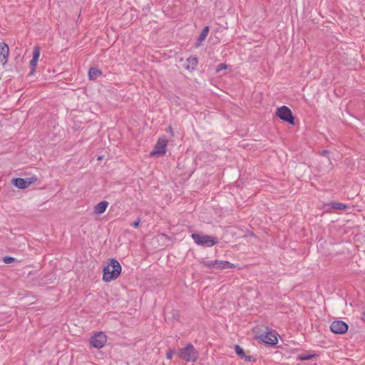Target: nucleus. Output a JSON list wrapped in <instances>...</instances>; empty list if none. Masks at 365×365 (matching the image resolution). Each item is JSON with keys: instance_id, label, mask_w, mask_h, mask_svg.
Returning <instances> with one entry per match:
<instances>
[{"instance_id": "ddd939ff", "label": "nucleus", "mask_w": 365, "mask_h": 365, "mask_svg": "<svg viewBox=\"0 0 365 365\" xmlns=\"http://www.w3.org/2000/svg\"><path fill=\"white\" fill-rule=\"evenodd\" d=\"M324 206L327 207L328 211H331L334 210H346L349 207L346 204L335 201L326 204Z\"/></svg>"}, {"instance_id": "9b49d317", "label": "nucleus", "mask_w": 365, "mask_h": 365, "mask_svg": "<svg viewBox=\"0 0 365 365\" xmlns=\"http://www.w3.org/2000/svg\"><path fill=\"white\" fill-rule=\"evenodd\" d=\"M9 54V46L4 43H0V63L4 66L7 61Z\"/></svg>"}, {"instance_id": "6ab92c4d", "label": "nucleus", "mask_w": 365, "mask_h": 365, "mask_svg": "<svg viewBox=\"0 0 365 365\" xmlns=\"http://www.w3.org/2000/svg\"><path fill=\"white\" fill-rule=\"evenodd\" d=\"M315 356V354H302L299 356H297L298 360H309L312 358H313Z\"/></svg>"}, {"instance_id": "423d86ee", "label": "nucleus", "mask_w": 365, "mask_h": 365, "mask_svg": "<svg viewBox=\"0 0 365 365\" xmlns=\"http://www.w3.org/2000/svg\"><path fill=\"white\" fill-rule=\"evenodd\" d=\"M168 140L165 138H160L158 140L150 156H163L166 153Z\"/></svg>"}, {"instance_id": "6e6552de", "label": "nucleus", "mask_w": 365, "mask_h": 365, "mask_svg": "<svg viewBox=\"0 0 365 365\" xmlns=\"http://www.w3.org/2000/svg\"><path fill=\"white\" fill-rule=\"evenodd\" d=\"M204 266L210 268H216L219 269L234 268L236 266L227 261L212 260L204 262Z\"/></svg>"}, {"instance_id": "dca6fc26", "label": "nucleus", "mask_w": 365, "mask_h": 365, "mask_svg": "<svg viewBox=\"0 0 365 365\" xmlns=\"http://www.w3.org/2000/svg\"><path fill=\"white\" fill-rule=\"evenodd\" d=\"M187 69L190 71H193L197 65V58L196 57L190 56L187 59Z\"/></svg>"}, {"instance_id": "a211bd4d", "label": "nucleus", "mask_w": 365, "mask_h": 365, "mask_svg": "<svg viewBox=\"0 0 365 365\" xmlns=\"http://www.w3.org/2000/svg\"><path fill=\"white\" fill-rule=\"evenodd\" d=\"M209 31H210L209 26H207L203 28V29L198 38L199 44H201V43L206 38V37L208 35Z\"/></svg>"}, {"instance_id": "f3484780", "label": "nucleus", "mask_w": 365, "mask_h": 365, "mask_svg": "<svg viewBox=\"0 0 365 365\" xmlns=\"http://www.w3.org/2000/svg\"><path fill=\"white\" fill-rule=\"evenodd\" d=\"M235 350L236 354L242 359H245L247 361H250L252 360V356L246 355L243 349L239 345L235 346Z\"/></svg>"}, {"instance_id": "1a4fd4ad", "label": "nucleus", "mask_w": 365, "mask_h": 365, "mask_svg": "<svg viewBox=\"0 0 365 365\" xmlns=\"http://www.w3.org/2000/svg\"><path fill=\"white\" fill-rule=\"evenodd\" d=\"M38 180L36 176H32L27 178H14L12 182L14 186L19 189H26L31 184L35 183Z\"/></svg>"}, {"instance_id": "4be33fe9", "label": "nucleus", "mask_w": 365, "mask_h": 365, "mask_svg": "<svg viewBox=\"0 0 365 365\" xmlns=\"http://www.w3.org/2000/svg\"><path fill=\"white\" fill-rule=\"evenodd\" d=\"M175 354V350L173 349H169L166 352V358L168 359H171L173 358V354Z\"/></svg>"}, {"instance_id": "7ed1b4c3", "label": "nucleus", "mask_w": 365, "mask_h": 365, "mask_svg": "<svg viewBox=\"0 0 365 365\" xmlns=\"http://www.w3.org/2000/svg\"><path fill=\"white\" fill-rule=\"evenodd\" d=\"M191 237L197 245L203 247H212L217 243V240L211 235L194 233Z\"/></svg>"}, {"instance_id": "aec40b11", "label": "nucleus", "mask_w": 365, "mask_h": 365, "mask_svg": "<svg viewBox=\"0 0 365 365\" xmlns=\"http://www.w3.org/2000/svg\"><path fill=\"white\" fill-rule=\"evenodd\" d=\"M5 264H10L16 261V259L12 257H4L2 259Z\"/></svg>"}, {"instance_id": "9d476101", "label": "nucleus", "mask_w": 365, "mask_h": 365, "mask_svg": "<svg viewBox=\"0 0 365 365\" xmlns=\"http://www.w3.org/2000/svg\"><path fill=\"white\" fill-rule=\"evenodd\" d=\"M348 325L343 321L337 320L333 322L330 325V329L335 334H344L348 330Z\"/></svg>"}, {"instance_id": "412c9836", "label": "nucleus", "mask_w": 365, "mask_h": 365, "mask_svg": "<svg viewBox=\"0 0 365 365\" xmlns=\"http://www.w3.org/2000/svg\"><path fill=\"white\" fill-rule=\"evenodd\" d=\"M227 65L226 63H220L217 66V69H216V72L218 73L220 72L221 70L222 69H227Z\"/></svg>"}, {"instance_id": "f257e3e1", "label": "nucleus", "mask_w": 365, "mask_h": 365, "mask_svg": "<svg viewBox=\"0 0 365 365\" xmlns=\"http://www.w3.org/2000/svg\"><path fill=\"white\" fill-rule=\"evenodd\" d=\"M122 271L120 264L115 259H108L107 265L103 269V280L110 282L119 277Z\"/></svg>"}, {"instance_id": "4468645a", "label": "nucleus", "mask_w": 365, "mask_h": 365, "mask_svg": "<svg viewBox=\"0 0 365 365\" xmlns=\"http://www.w3.org/2000/svg\"><path fill=\"white\" fill-rule=\"evenodd\" d=\"M109 202L108 201H101L96 205L93 207V212L96 215H101L105 212L108 208Z\"/></svg>"}, {"instance_id": "39448f33", "label": "nucleus", "mask_w": 365, "mask_h": 365, "mask_svg": "<svg viewBox=\"0 0 365 365\" xmlns=\"http://www.w3.org/2000/svg\"><path fill=\"white\" fill-rule=\"evenodd\" d=\"M107 342V336L102 331L96 332L90 339V343L93 347L100 349Z\"/></svg>"}, {"instance_id": "f03ea898", "label": "nucleus", "mask_w": 365, "mask_h": 365, "mask_svg": "<svg viewBox=\"0 0 365 365\" xmlns=\"http://www.w3.org/2000/svg\"><path fill=\"white\" fill-rule=\"evenodd\" d=\"M178 356L187 362H195L198 359L199 353L192 344H187L178 352Z\"/></svg>"}, {"instance_id": "0eeeda50", "label": "nucleus", "mask_w": 365, "mask_h": 365, "mask_svg": "<svg viewBox=\"0 0 365 365\" xmlns=\"http://www.w3.org/2000/svg\"><path fill=\"white\" fill-rule=\"evenodd\" d=\"M259 339L265 344L274 345L278 342L277 333L273 329L266 328V331L259 336Z\"/></svg>"}, {"instance_id": "20e7f679", "label": "nucleus", "mask_w": 365, "mask_h": 365, "mask_svg": "<svg viewBox=\"0 0 365 365\" xmlns=\"http://www.w3.org/2000/svg\"><path fill=\"white\" fill-rule=\"evenodd\" d=\"M276 115L281 120L286 121L292 125L294 124V118L292 110L285 106L278 108L276 110Z\"/></svg>"}, {"instance_id": "f8f14e48", "label": "nucleus", "mask_w": 365, "mask_h": 365, "mask_svg": "<svg viewBox=\"0 0 365 365\" xmlns=\"http://www.w3.org/2000/svg\"><path fill=\"white\" fill-rule=\"evenodd\" d=\"M40 57V48L38 46L34 48L33 51V58L30 61V66L31 68V75L34 73L35 71L36 67L37 66V63L39 60Z\"/></svg>"}, {"instance_id": "5701e85b", "label": "nucleus", "mask_w": 365, "mask_h": 365, "mask_svg": "<svg viewBox=\"0 0 365 365\" xmlns=\"http://www.w3.org/2000/svg\"><path fill=\"white\" fill-rule=\"evenodd\" d=\"M140 224V218H138L136 221H135V222L132 224V225H133L135 228H137V227H139Z\"/></svg>"}, {"instance_id": "2eb2a0df", "label": "nucleus", "mask_w": 365, "mask_h": 365, "mask_svg": "<svg viewBox=\"0 0 365 365\" xmlns=\"http://www.w3.org/2000/svg\"><path fill=\"white\" fill-rule=\"evenodd\" d=\"M88 75L90 80H96L102 75V71L95 67H92L89 69Z\"/></svg>"}]
</instances>
